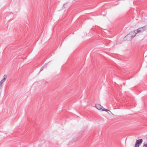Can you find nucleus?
Wrapping results in <instances>:
<instances>
[{"label":"nucleus","mask_w":147,"mask_h":147,"mask_svg":"<svg viewBox=\"0 0 147 147\" xmlns=\"http://www.w3.org/2000/svg\"><path fill=\"white\" fill-rule=\"evenodd\" d=\"M141 29L139 28L136 30H135L134 32H131L129 34L126 36L125 37L127 38L128 36H131V38H134L138 33L141 32L140 30Z\"/></svg>","instance_id":"f257e3e1"},{"label":"nucleus","mask_w":147,"mask_h":147,"mask_svg":"<svg viewBox=\"0 0 147 147\" xmlns=\"http://www.w3.org/2000/svg\"><path fill=\"white\" fill-rule=\"evenodd\" d=\"M96 107L98 110H102V111H107L108 112V111L111 112L110 111L107 109L105 108L102 109L103 107L99 104H97L95 106Z\"/></svg>","instance_id":"f03ea898"},{"label":"nucleus","mask_w":147,"mask_h":147,"mask_svg":"<svg viewBox=\"0 0 147 147\" xmlns=\"http://www.w3.org/2000/svg\"><path fill=\"white\" fill-rule=\"evenodd\" d=\"M143 142L142 139L137 140L136 142L134 147H139L140 145Z\"/></svg>","instance_id":"7ed1b4c3"},{"label":"nucleus","mask_w":147,"mask_h":147,"mask_svg":"<svg viewBox=\"0 0 147 147\" xmlns=\"http://www.w3.org/2000/svg\"><path fill=\"white\" fill-rule=\"evenodd\" d=\"M3 78L0 82V85L2 86V84L5 81L7 78V75H5L3 77Z\"/></svg>","instance_id":"20e7f679"},{"label":"nucleus","mask_w":147,"mask_h":147,"mask_svg":"<svg viewBox=\"0 0 147 147\" xmlns=\"http://www.w3.org/2000/svg\"><path fill=\"white\" fill-rule=\"evenodd\" d=\"M146 28L145 26L142 27L141 28H140L139 29H141L140 30H141V32H143L144 30H146Z\"/></svg>","instance_id":"39448f33"},{"label":"nucleus","mask_w":147,"mask_h":147,"mask_svg":"<svg viewBox=\"0 0 147 147\" xmlns=\"http://www.w3.org/2000/svg\"><path fill=\"white\" fill-rule=\"evenodd\" d=\"M47 67V65L46 64H45V65H44L43 66V67H42L41 69H40V71H42V70H43V68H46Z\"/></svg>","instance_id":"423d86ee"},{"label":"nucleus","mask_w":147,"mask_h":147,"mask_svg":"<svg viewBox=\"0 0 147 147\" xmlns=\"http://www.w3.org/2000/svg\"><path fill=\"white\" fill-rule=\"evenodd\" d=\"M143 147H147V144H144Z\"/></svg>","instance_id":"0eeeda50"},{"label":"nucleus","mask_w":147,"mask_h":147,"mask_svg":"<svg viewBox=\"0 0 147 147\" xmlns=\"http://www.w3.org/2000/svg\"><path fill=\"white\" fill-rule=\"evenodd\" d=\"M2 87V86L0 85V89Z\"/></svg>","instance_id":"6e6552de"},{"label":"nucleus","mask_w":147,"mask_h":147,"mask_svg":"<svg viewBox=\"0 0 147 147\" xmlns=\"http://www.w3.org/2000/svg\"><path fill=\"white\" fill-rule=\"evenodd\" d=\"M64 5H65V4H64L63 6H64Z\"/></svg>","instance_id":"1a4fd4ad"}]
</instances>
